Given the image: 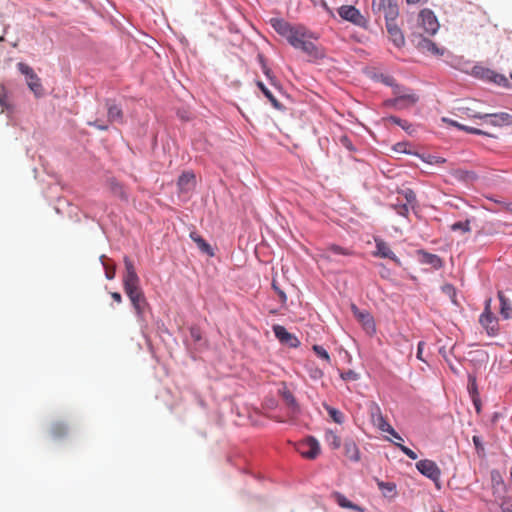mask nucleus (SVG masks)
Instances as JSON below:
<instances>
[{"label":"nucleus","instance_id":"1","mask_svg":"<svg viewBox=\"0 0 512 512\" xmlns=\"http://www.w3.org/2000/svg\"><path fill=\"white\" fill-rule=\"evenodd\" d=\"M269 24L293 48L301 50L313 60H319L324 57L323 50L309 41V39L316 37L304 25H293L283 18H271Z\"/></svg>","mask_w":512,"mask_h":512},{"label":"nucleus","instance_id":"2","mask_svg":"<svg viewBox=\"0 0 512 512\" xmlns=\"http://www.w3.org/2000/svg\"><path fill=\"white\" fill-rule=\"evenodd\" d=\"M125 273L123 276L124 291L129 297L136 314L142 317L145 313L148 303L140 288V279L136 273V269L132 260L127 256L124 257Z\"/></svg>","mask_w":512,"mask_h":512},{"label":"nucleus","instance_id":"3","mask_svg":"<svg viewBox=\"0 0 512 512\" xmlns=\"http://www.w3.org/2000/svg\"><path fill=\"white\" fill-rule=\"evenodd\" d=\"M372 12L380 18L384 14L385 23L396 21L399 16V7L396 0H373Z\"/></svg>","mask_w":512,"mask_h":512},{"label":"nucleus","instance_id":"4","mask_svg":"<svg viewBox=\"0 0 512 512\" xmlns=\"http://www.w3.org/2000/svg\"><path fill=\"white\" fill-rule=\"evenodd\" d=\"M105 106L107 108V121L96 119L93 122H88V125L94 126L101 131H106L109 128V124L112 123H123L124 114L122 109L111 100H106Z\"/></svg>","mask_w":512,"mask_h":512},{"label":"nucleus","instance_id":"5","mask_svg":"<svg viewBox=\"0 0 512 512\" xmlns=\"http://www.w3.org/2000/svg\"><path fill=\"white\" fill-rule=\"evenodd\" d=\"M339 16L355 26L367 29L368 20L361 14L360 10L353 5H342L337 9Z\"/></svg>","mask_w":512,"mask_h":512},{"label":"nucleus","instance_id":"6","mask_svg":"<svg viewBox=\"0 0 512 512\" xmlns=\"http://www.w3.org/2000/svg\"><path fill=\"white\" fill-rule=\"evenodd\" d=\"M491 300H487L483 313L480 315L479 322L490 337H495L499 333V325L496 316L490 310Z\"/></svg>","mask_w":512,"mask_h":512},{"label":"nucleus","instance_id":"7","mask_svg":"<svg viewBox=\"0 0 512 512\" xmlns=\"http://www.w3.org/2000/svg\"><path fill=\"white\" fill-rule=\"evenodd\" d=\"M416 468L423 476L432 480L439 487L441 470L436 462L430 459H423L416 463Z\"/></svg>","mask_w":512,"mask_h":512},{"label":"nucleus","instance_id":"8","mask_svg":"<svg viewBox=\"0 0 512 512\" xmlns=\"http://www.w3.org/2000/svg\"><path fill=\"white\" fill-rule=\"evenodd\" d=\"M419 97L415 93L396 96L395 98L386 99L383 106L386 108H395L398 110L408 108L418 102Z\"/></svg>","mask_w":512,"mask_h":512},{"label":"nucleus","instance_id":"9","mask_svg":"<svg viewBox=\"0 0 512 512\" xmlns=\"http://www.w3.org/2000/svg\"><path fill=\"white\" fill-rule=\"evenodd\" d=\"M272 330L275 337L281 344L287 345L290 348H297L300 346L299 339L292 333H290L284 326L276 324L273 325Z\"/></svg>","mask_w":512,"mask_h":512},{"label":"nucleus","instance_id":"10","mask_svg":"<svg viewBox=\"0 0 512 512\" xmlns=\"http://www.w3.org/2000/svg\"><path fill=\"white\" fill-rule=\"evenodd\" d=\"M419 19L423 29L429 35H434L439 29V23L437 17L431 9L425 8L420 11Z\"/></svg>","mask_w":512,"mask_h":512},{"label":"nucleus","instance_id":"11","mask_svg":"<svg viewBox=\"0 0 512 512\" xmlns=\"http://www.w3.org/2000/svg\"><path fill=\"white\" fill-rule=\"evenodd\" d=\"M299 453L307 459H315L320 454V444L313 436H308L298 447Z\"/></svg>","mask_w":512,"mask_h":512},{"label":"nucleus","instance_id":"12","mask_svg":"<svg viewBox=\"0 0 512 512\" xmlns=\"http://www.w3.org/2000/svg\"><path fill=\"white\" fill-rule=\"evenodd\" d=\"M482 120L495 127L511 126L512 114L507 112L485 113Z\"/></svg>","mask_w":512,"mask_h":512},{"label":"nucleus","instance_id":"13","mask_svg":"<svg viewBox=\"0 0 512 512\" xmlns=\"http://www.w3.org/2000/svg\"><path fill=\"white\" fill-rule=\"evenodd\" d=\"M416 47L422 52H429L436 56H442L444 51L440 49L435 42L423 37L422 35H413Z\"/></svg>","mask_w":512,"mask_h":512},{"label":"nucleus","instance_id":"14","mask_svg":"<svg viewBox=\"0 0 512 512\" xmlns=\"http://www.w3.org/2000/svg\"><path fill=\"white\" fill-rule=\"evenodd\" d=\"M375 248H376V250L373 252V256L379 257V258L390 259L393 262H395L397 265H400L399 258L391 250L388 243L385 242L383 239L375 238Z\"/></svg>","mask_w":512,"mask_h":512},{"label":"nucleus","instance_id":"15","mask_svg":"<svg viewBox=\"0 0 512 512\" xmlns=\"http://www.w3.org/2000/svg\"><path fill=\"white\" fill-rule=\"evenodd\" d=\"M351 311L354 317L369 331L375 332V322L373 316L367 310H360L356 304H351Z\"/></svg>","mask_w":512,"mask_h":512},{"label":"nucleus","instance_id":"16","mask_svg":"<svg viewBox=\"0 0 512 512\" xmlns=\"http://www.w3.org/2000/svg\"><path fill=\"white\" fill-rule=\"evenodd\" d=\"M491 487L496 498H504L507 487L499 470L493 469L490 472Z\"/></svg>","mask_w":512,"mask_h":512},{"label":"nucleus","instance_id":"17","mask_svg":"<svg viewBox=\"0 0 512 512\" xmlns=\"http://www.w3.org/2000/svg\"><path fill=\"white\" fill-rule=\"evenodd\" d=\"M257 59L260 64L261 70L268 79L270 85L282 93V85L280 81L277 79V77L274 75L273 71L269 68L265 56L263 54H258Z\"/></svg>","mask_w":512,"mask_h":512},{"label":"nucleus","instance_id":"18","mask_svg":"<svg viewBox=\"0 0 512 512\" xmlns=\"http://www.w3.org/2000/svg\"><path fill=\"white\" fill-rule=\"evenodd\" d=\"M280 395L289 410V414L293 417L298 416L301 413V407L293 393L287 388H284L280 390Z\"/></svg>","mask_w":512,"mask_h":512},{"label":"nucleus","instance_id":"19","mask_svg":"<svg viewBox=\"0 0 512 512\" xmlns=\"http://www.w3.org/2000/svg\"><path fill=\"white\" fill-rule=\"evenodd\" d=\"M418 255L422 264L429 265L435 270L441 269L444 265L443 260L437 254H433L425 250H419Z\"/></svg>","mask_w":512,"mask_h":512},{"label":"nucleus","instance_id":"20","mask_svg":"<svg viewBox=\"0 0 512 512\" xmlns=\"http://www.w3.org/2000/svg\"><path fill=\"white\" fill-rule=\"evenodd\" d=\"M386 29L388 34L390 35L393 44L398 48L403 47L405 44V38L402 30L399 28L396 21L387 22Z\"/></svg>","mask_w":512,"mask_h":512},{"label":"nucleus","instance_id":"21","mask_svg":"<svg viewBox=\"0 0 512 512\" xmlns=\"http://www.w3.org/2000/svg\"><path fill=\"white\" fill-rule=\"evenodd\" d=\"M452 176L459 182L466 185L473 184L479 178L478 174L473 170H466L462 168L455 169L452 172Z\"/></svg>","mask_w":512,"mask_h":512},{"label":"nucleus","instance_id":"22","mask_svg":"<svg viewBox=\"0 0 512 512\" xmlns=\"http://www.w3.org/2000/svg\"><path fill=\"white\" fill-rule=\"evenodd\" d=\"M256 86L260 89L263 95L269 100L271 105L280 112H285L286 107L280 103L277 98L273 95V93L268 89V87L260 80L256 81Z\"/></svg>","mask_w":512,"mask_h":512},{"label":"nucleus","instance_id":"23","mask_svg":"<svg viewBox=\"0 0 512 512\" xmlns=\"http://www.w3.org/2000/svg\"><path fill=\"white\" fill-rule=\"evenodd\" d=\"M384 120L400 126L410 136H414L417 132V127L414 124L408 122L407 120L401 119L398 116L390 115Z\"/></svg>","mask_w":512,"mask_h":512},{"label":"nucleus","instance_id":"24","mask_svg":"<svg viewBox=\"0 0 512 512\" xmlns=\"http://www.w3.org/2000/svg\"><path fill=\"white\" fill-rule=\"evenodd\" d=\"M195 175L192 172H184L178 178V188L181 192H189L195 187Z\"/></svg>","mask_w":512,"mask_h":512},{"label":"nucleus","instance_id":"25","mask_svg":"<svg viewBox=\"0 0 512 512\" xmlns=\"http://www.w3.org/2000/svg\"><path fill=\"white\" fill-rule=\"evenodd\" d=\"M343 447L344 454L349 460L353 462H358L360 460V451L353 439H345Z\"/></svg>","mask_w":512,"mask_h":512},{"label":"nucleus","instance_id":"26","mask_svg":"<svg viewBox=\"0 0 512 512\" xmlns=\"http://www.w3.org/2000/svg\"><path fill=\"white\" fill-rule=\"evenodd\" d=\"M498 299L500 302V315L503 319L508 320L512 318V304L511 301L504 295L502 291L498 292Z\"/></svg>","mask_w":512,"mask_h":512},{"label":"nucleus","instance_id":"27","mask_svg":"<svg viewBox=\"0 0 512 512\" xmlns=\"http://www.w3.org/2000/svg\"><path fill=\"white\" fill-rule=\"evenodd\" d=\"M333 498L335 500V502L341 507V508H347V509H351V510H356V511H360V512H363L364 509L361 508L360 506H358L357 504L351 502L349 499H347L345 497V495H343L342 493L340 492H334L333 493Z\"/></svg>","mask_w":512,"mask_h":512},{"label":"nucleus","instance_id":"28","mask_svg":"<svg viewBox=\"0 0 512 512\" xmlns=\"http://www.w3.org/2000/svg\"><path fill=\"white\" fill-rule=\"evenodd\" d=\"M108 186H109L111 193L114 196H117L121 200H124V201L128 200V194H127L124 186L121 183H119L117 180H115L113 178L109 179Z\"/></svg>","mask_w":512,"mask_h":512},{"label":"nucleus","instance_id":"29","mask_svg":"<svg viewBox=\"0 0 512 512\" xmlns=\"http://www.w3.org/2000/svg\"><path fill=\"white\" fill-rule=\"evenodd\" d=\"M495 71L480 65H475L472 69V74L481 80L491 82Z\"/></svg>","mask_w":512,"mask_h":512},{"label":"nucleus","instance_id":"30","mask_svg":"<svg viewBox=\"0 0 512 512\" xmlns=\"http://www.w3.org/2000/svg\"><path fill=\"white\" fill-rule=\"evenodd\" d=\"M27 85L36 97L43 95V87L40 78L36 75L31 79H27Z\"/></svg>","mask_w":512,"mask_h":512},{"label":"nucleus","instance_id":"31","mask_svg":"<svg viewBox=\"0 0 512 512\" xmlns=\"http://www.w3.org/2000/svg\"><path fill=\"white\" fill-rule=\"evenodd\" d=\"M377 486L385 497H391L396 494V484L394 482H384L377 480Z\"/></svg>","mask_w":512,"mask_h":512},{"label":"nucleus","instance_id":"32","mask_svg":"<svg viewBox=\"0 0 512 512\" xmlns=\"http://www.w3.org/2000/svg\"><path fill=\"white\" fill-rule=\"evenodd\" d=\"M323 407L325 408V410L327 411V413L329 414V416L333 419V421L335 423L342 424L344 422L345 417H344V414L340 410H338L326 403H323Z\"/></svg>","mask_w":512,"mask_h":512},{"label":"nucleus","instance_id":"33","mask_svg":"<svg viewBox=\"0 0 512 512\" xmlns=\"http://www.w3.org/2000/svg\"><path fill=\"white\" fill-rule=\"evenodd\" d=\"M50 434L55 439L61 438L67 434V426L62 422H56L51 426Z\"/></svg>","mask_w":512,"mask_h":512},{"label":"nucleus","instance_id":"34","mask_svg":"<svg viewBox=\"0 0 512 512\" xmlns=\"http://www.w3.org/2000/svg\"><path fill=\"white\" fill-rule=\"evenodd\" d=\"M190 236L202 252L213 255L210 245L202 237L196 233H191Z\"/></svg>","mask_w":512,"mask_h":512},{"label":"nucleus","instance_id":"35","mask_svg":"<svg viewBox=\"0 0 512 512\" xmlns=\"http://www.w3.org/2000/svg\"><path fill=\"white\" fill-rule=\"evenodd\" d=\"M308 375L313 380H319L324 376V372L315 363L306 364Z\"/></svg>","mask_w":512,"mask_h":512},{"label":"nucleus","instance_id":"36","mask_svg":"<svg viewBox=\"0 0 512 512\" xmlns=\"http://www.w3.org/2000/svg\"><path fill=\"white\" fill-rule=\"evenodd\" d=\"M472 442L474 444L475 451H476V454L478 455V457L479 458H485L486 457V450H485V446H484L482 437L479 436V435H474L472 437Z\"/></svg>","mask_w":512,"mask_h":512},{"label":"nucleus","instance_id":"37","mask_svg":"<svg viewBox=\"0 0 512 512\" xmlns=\"http://www.w3.org/2000/svg\"><path fill=\"white\" fill-rule=\"evenodd\" d=\"M271 287L273 291L277 294L279 301L282 306H285L287 303V294L286 292L280 287L278 281L273 278L271 282Z\"/></svg>","mask_w":512,"mask_h":512},{"label":"nucleus","instance_id":"38","mask_svg":"<svg viewBox=\"0 0 512 512\" xmlns=\"http://www.w3.org/2000/svg\"><path fill=\"white\" fill-rule=\"evenodd\" d=\"M467 390H468L470 397L479 395L477 378H476L475 374H471V373L468 374Z\"/></svg>","mask_w":512,"mask_h":512},{"label":"nucleus","instance_id":"39","mask_svg":"<svg viewBox=\"0 0 512 512\" xmlns=\"http://www.w3.org/2000/svg\"><path fill=\"white\" fill-rule=\"evenodd\" d=\"M415 156L419 157L423 162L428 163V164H443L446 162V159L439 157V156H434L431 154L425 155V154L415 153Z\"/></svg>","mask_w":512,"mask_h":512},{"label":"nucleus","instance_id":"40","mask_svg":"<svg viewBox=\"0 0 512 512\" xmlns=\"http://www.w3.org/2000/svg\"><path fill=\"white\" fill-rule=\"evenodd\" d=\"M327 251L335 255L351 256L354 252L348 248H344L337 244H331L328 246Z\"/></svg>","mask_w":512,"mask_h":512},{"label":"nucleus","instance_id":"41","mask_svg":"<svg viewBox=\"0 0 512 512\" xmlns=\"http://www.w3.org/2000/svg\"><path fill=\"white\" fill-rule=\"evenodd\" d=\"M406 200V203L414 208L417 204L416 194L413 189L405 188L400 192Z\"/></svg>","mask_w":512,"mask_h":512},{"label":"nucleus","instance_id":"42","mask_svg":"<svg viewBox=\"0 0 512 512\" xmlns=\"http://www.w3.org/2000/svg\"><path fill=\"white\" fill-rule=\"evenodd\" d=\"M492 83L497 84L498 86H501L503 88H511L512 84L510 81L505 77V75L495 72L492 79Z\"/></svg>","mask_w":512,"mask_h":512},{"label":"nucleus","instance_id":"43","mask_svg":"<svg viewBox=\"0 0 512 512\" xmlns=\"http://www.w3.org/2000/svg\"><path fill=\"white\" fill-rule=\"evenodd\" d=\"M326 441L332 449H338L341 446L340 437L333 431L326 433Z\"/></svg>","mask_w":512,"mask_h":512},{"label":"nucleus","instance_id":"44","mask_svg":"<svg viewBox=\"0 0 512 512\" xmlns=\"http://www.w3.org/2000/svg\"><path fill=\"white\" fill-rule=\"evenodd\" d=\"M450 229L452 231H461L462 233H467V232H470L471 231V227H470V220L467 219L465 221H458V222H455L453 223L451 226H450Z\"/></svg>","mask_w":512,"mask_h":512},{"label":"nucleus","instance_id":"45","mask_svg":"<svg viewBox=\"0 0 512 512\" xmlns=\"http://www.w3.org/2000/svg\"><path fill=\"white\" fill-rule=\"evenodd\" d=\"M312 350L319 358L324 360L327 364L331 363L330 355L323 346L315 344L313 345Z\"/></svg>","mask_w":512,"mask_h":512},{"label":"nucleus","instance_id":"46","mask_svg":"<svg viewBox=\"0 0 512 512\" xmlns=\"http://www.w3.org/2000/svg\"><path fill=\"white\" fill-rule=\"evenodd\" d=\"M373 424L382 432H386L391 427L383 414H378V418L373 421Z\"/></svg>","mask_w":512,"mask_h":512},{"label":"nucleus","instance_id":"47","mask_svg":"<svg viewBox=\"0 0 512 512\" xmlns=\"http://www.w3.org/2000/svg\"><path fill=\"white\" fill-rule=\"evenodd\" d=\"M18 67V70L26 76V80L27 79H31L32 77L36 76L37 74L34 72V70L27 64L25 63H18L17 65Z\"/></svg>","mask_w":512,"mask_h":512},{"label":"nucleus","instance_id":"48","mask_svg":"<svg viewBox=\"0 0 512 512\" xmlns=\"http://www.w3.org/2000/svg\"><path fill=\"white\" fill-rule=\"evenodd\" d=\"M458 111L461 112L462 114H464L465 116H467L468 118L482 120L483 113L474 112L472 109H470L468 107H460V108H458Z\"/></svg>","mask_w":512,"mask_h":512},{"label":"nucleus","instance_id":"49","mask_svg":"<svg viewBox=\"0 0 512 512\" xmlns=\"http://www.w3.org/2000/svg\"><path fill=\"white\" fill-rule=\"evenodd\" d=\"M340 377L344 381H356L359 379L360 375L354 370H347L340 373Z\"/></svg>","mask_w":512,"mask_h":512},{"label":"nucleus","instance_id":"50","mask_svg":"<svg viewBox=\"0 0 512 512\" xmlns=\"http://www.w3.org/2000/svg\"><path fill=\"white\" fill-rule=\"evenodd\" d=\"M409 144L407 142H398L394 145V150L399 153H405L409 155H415L416 152H412L411 150L407 149V146Z\"/></svg>","mask_w":512,"mask_h":512},{"label":"nucleus","instance_id":"51","mask_svg":"<svg viewBox=\"0 0 512 512\" xmlns=\"http://www.w3.org/2000/svg\"><path fill=\"white\" fill-rule=\"evenodd\" d=\"M395 445L410 459L416 460L418 458V455L407 446L402 445L400 443H395Z\"/></svg>","mask_w":512,"mask_h":512},{"label":"nucleus","instance_id":"52","mask_svg":"<svg viewBox=\"0 0 512 512\" xmlns=\"http://www.w3.org/2000/svg\"><path fill=\"white\" fill-rule=\"evenodd\" d=\"M486 198L490 201H493V202L501 205L503 210H505L506 212L512 213V202H505V201L497 200L493 196H487Z\"/></svg>","mask_w":512,"mask_h":512},{"label":"nucleus","instance_id":"53","mask_svg":"<svg viewBox=\"0 0 512 512\" xmlns=\"http://www.w3.org/2000/svg\"><path fill=\"white\" fill-rule=\"evenodd\" d=\"M442 291L446 295H448L453 302H455L454 298L456 297V289H455L454 285H452V284H445L442 287Z\"/></svg>","mask_w":512,"mask_h":512},{"label":"nucleus","instance_id":"54","mask_svg":"<svg viewBox=\"0 0 512 512\" xmlns=\"http://www.w3.org/2000/svg\"><path fill=\"white\" fill-rule=\"evenodd\" d=\"M412 93L413 92L410 89H408L400 84H395V86L393 88V94L395 96L404 95V94H412Z\"/></svg>","mask_w":512,"mask_h":512},{"label":"nucleus","instance_id":"55","mask_svg":"<svg viewBox=\"0 0 512 512\" xmlns=\"http://www.w3.org/2000/svg\"><path fill=\"white\" fill-rule=\"evenodd\" d=\"M501 500V503H500V509L502 512H512V504L506 499V497L504 496V498H499Z\"/></svg>","mask_w":512,"mask_h":512},{"label":"nucleus","instance_id":"56","mask_svg":"<svg viewBox=\"0 0 512 512\" xmlns=\"http://www.w3.org/2000/svg\"><path fill=\"white\" fill-rule=\"evenodd\" d=\"M340 142L349 151H354L355 150V147L353 146V143H352L351 139L348 136H346V135L342 136L340 138Z\"/></svg>","mask_w":512,"mask_h":512},{"label":"nucleus","instance_id":"57","mask_svg":"<svg viewBox=\"0 0 512 512\" xmlns=\"http://www.w3.org/2000/svg\"><path fill=\"white\" fill-rule=\"evenodd\" d=\"M378 414H382L381 409L378 404L373 403L370 408V415L372 418V422L378 418Z\"/></svg>","mask_w":512,"mask_h":512},{"label":"nucleus","instance_id":"58","mask_svg":"<svg viewBox=\"0 0 512 512\" xmlns=\"http://www.w3.org/2000/svg\"><path fill=\"white\" fill-rule=\"evenodd\" d=\"M471 400H472V403L474 405V408L476 410V413L479 414L481 412V409H482V404H481V399H480V395L478 396H472L470 397Z\"/></svg>","mask_w":512,"mask_h":512},{"label":"nucleus","instance_id":"59","mask_svg":"<svg viewBox=\"0 0 512 512\" xmlns=\"http://www.w3.org/2000/svg\"><path fill=\"white\" fill-rule=\"evenodd\" d=\"M7 92L4 87L0 88V106L2 108L7 107Z\"/></svg>","mask_w":512,"mask_h":512},{"label":"nucleus","instance_id":"60","mask_svg":"<svg viewBox=\"0 0 512 512\" xmlns=\"http://www.w3.org/2000/svg\"><path fill=\"white\" fill-rule=\"evenodd\" d=\"M442 121L446 124H448L449 126H452V127H455L457 128L458 130H460V127H461V123H459L458 121L456 120H453V119H450V118H443Z\"/></svg>","mask_w":512,"mask_h":512},{"label":"nucleus","instance_id":"61","mask_svg":"<svg viewBox=\"0 0 512 512\" xmlns=\"http://www.w3.org/2000/svg\"><path fill=\"white\" fill-rule=\"evenodd\" d=\"M424 346H425V342L424 341H420L417 345V359L421 360V361H424L423 357H422V353H423V349H424Z\"/></svg>","mask_w":512,"mask_h":512},{"label":"nucleus","instance_id":"62","mask_svg":"<svg viewBox=\"0 0 512 512\" xmlns=\"http://www.w3.org/2000/svg\"><path fill=\"white\" fill-rule=\"evenodd\" d=\"M471 134L473 135H481V136H487V137H493L492 134L484 131V130H481V129H478V128H475V127H472V130H471Z\"/></svg>","mask_w":512,"mask_h":512},{"label":"nucleus","instance_id":"63","mask_svg":"<svg viewBox=\"0 0 512 512\" xmlns=\"http://www.w3.org/2000/svg\"><path fill=\"white\" fill-rule=\"evenodd\" d=\"M386 433H389L393 438L397 440L403 441L401 435L392 426L386 431Z\"/></svg>","mask_w":512,"mask_h":512},{"label":"nucleus","instance_id":"64","mask_svg":"<svg viewBox=\"0 0 512 512\" xmlns=\"http://www.w3.org/2000/svg\"><path fill=\"white\" fill-rule=\"evenodd\" d=\"M408 205H409V204H407V203L402 204V205L400 206V209H399L398 213H399L400 215H402V216H407V215H408V213H409Z\"/></svg>","mask_w":512,"mask_h":512}]
</instances>
